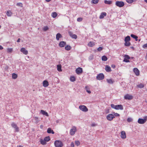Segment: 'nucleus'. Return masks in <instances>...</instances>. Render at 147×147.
<instances>
[{
    "instance_id": "obj_5",
    "label": "nucleus",
    "mask_w": 147,
    "mask_h": 147,
    "mask_svg": "<svg viewBox=\"0 0 147 147\" xmlns=\"http://www.w3.org/2000/svg\"><path fill=\"white\" fill-rule=\"evenodd\" d=\"M79 108L81 110L84 112H87L88 111V108L86 106L84 105L80 106Z\"/></svg>"
},
{
    "instance_id": "obj_23",
    "label": "nucleus",
    "mask_w": 147,
    "mask_h": 147,
    "mask_svg": "<svg viewBox=\"0 0 147 147\" xmlns=\"http://www.w3.org/2000/svg\"><path fill=\"white\" fill-rule=\"evenodd\" d=\"M144 85L141 83L137 85V87L138 88H143L144 87Z\"/></svg>"
},
{
    "instance_id": "obj_28",
    "label": "nucleus",
    "mask_w": 147,
    "mask_h": 147,
    "mask_svg": "<svg viewBox=\"0 0 147 147\" xmlns=\"http://www.w3.org/2000/svg\"><path fill=\"white\" fill-rule=\"evenodd\" d=\"M85 89L86 90V92L89 94H90L91 92L90 90V88L88 86H86L85 87Z\"/></svg>"
},
{
    "instance_id": "obj_48",
    "label": "nucleus",
    "mask_w": 147,
    "mask_h": 147,
    "mask_svg": "<svg viewBox=\"0 0 147 147\" xmlns=\"http://www.w3.org/2000/svg\"><path fill=\"white\" fill-rule=\"evenodd\" d=\"M124 57H125L124 58H126V59H128V60L130 59L129 56L128 55H124Z\"/></svg>"
},
{
    "instance_id": "obj_57",
    "label": "nucleus",
    "mask_w": 147,
    "mask_h": 147,
    "mask_svg": "<svg viewBox=\"0 0 147 147\" xmlns=\"http://www.w3.org/2000/svg\"><path fill=\"white\" fill-rule=\"evenodd\" d=\"M38 119V117H35V119L36 121H37Z\"/></svg>"
},
{
    "instance_id": "obj_39",
    "label": "nucleus",
    "mask_w": 147,
    "mask_h": 147,
    "mask_svg": "<svg viewBox=\"0 0 147 147\" xmlns=\"http://www.w3.org/2000/svg\"><path fill=\"white\" fill-rule=\"evenodd\" d=\"M70 80L71 82H74L76 80L74 76H71L70 77Z\"/></svg>"
},
{
    "instance_id": "obj_11",
    "label": "nucleus",
    "mask_w": 147,
    "mask_h": 147,
    "mask_svg": "<svg viewBox=\"0 0 147 147\" xmlns=\"http://www.w3.org/2000/svg\"><path fill=\"white\" fill-rule=\"evenodd\" d=\"M133 71L136 76H139L140 75V71L137 68H134L133 69Z\"/></svg>"
},
{
    "instance_id": "obj_15",
    "label": "nucleus",
    "mask_w": 147,
    "mask_h": 147,
    "mask_svg": "<svg viewBox=\"0 0 147 147\" xmlns=\"http://www.w3.org/2000/svg\"><path fill=\"white\" fill-rule=\"evenodd\" d=\"M123 109V107L121 105H116L115 107V109L116 110H122Z\"/></svg>"
},
{
    "instance_id": "obj_13",
    "label": "nucleus",
    "mask_w": 147,
    "mask_h": 147,
    "mask_svg": "<svg viewBox=\"0 0 147 147\" xmlns=\"http://www.w3.org/2000/svg\"><path fill=\"white\" fill-rule=\"evenodd\" d=\"M20 51L24 54L26 55L28 54V51L24 48H22L20 49Z\"/></svg>"
},
{
    "instance_id": "obj_4",
    "label": "nucleus",
    "mask_w": 147,
    "mask_h": 147,
    "mask_svg": "<svg viewBox=\"0 0 147 147\" xmlns=\"http://www.w3.org/2000/svg\"><path fill=\"white\" fill-rule=\"evenodd\" d=\"M114 115L112 114H109L107 116L106 118L109 121H111L115 118Z\"/></svg>"
},
{
    "instance_id": "obj_10",
    "label": "nucleus",
    "mask_w": 147,
    "mask_h": 147,
    "mask_svg": "<svg viewBox=\"0 0 147 147\" xmlns=\"http://www.w3.org/2000/svg\"><path fill=\"white\" fill-rule=\"evenodd\" d=\"M121 137L122 139H125L126 138V133L124 131H122L121 132Z\"/></svg>"
},
{
    "instance_id": "obj_46",
    "label": "nucleus",
    "mask_w": 147,
    "mask_h": 147,
    "mask_svg": "<svg viewBox=\"0 0 147 147\" xmlns=\"http://www.w3.org/2000/svg\"><path fill=\"white\" fill-rule=\"evenodd\" d=\"M71 37L73 38L76 39L77 38V36L75 34H73Z\"/></svg>"
},
{
    "instance_id": "obj_62",
    "label": "nucleus",
    "mask_w": 147,
    "mask_h": 147,
    "mask_svg": "<svg viewBox=\"0 0 147 147\" xmlns=\"http://www.w3.org/2000/svg\"><path fill=\"white\" fill-rule=\"evenodd\" d=\"M144 1H145V2H146V3H147V0H144Z\"/></svg>"
},
{
    "instance_id": "obj_16",
    "label": "nucleus",
    "mask_w": 147,
    "mask_h": 147,
    "mask_svg": "<svg viewBox=\"0 0 147 147\" xmlns=\"http://www.w3.org/2000/svg\"><path fill=\"white\" fill-rule=\"evenodd\" d=\"M49 85L48 82L47 80H44L43 82V86L44 87H46Z\"/></svg>"
},
{
    "instance_id": "obj_7",
    "label": "nucleus",
    "mask_w": 147,
    "mask_h": 147,
    "mask_svg": "<svg viewBox=\"0 0 147 147\" xmlns=\"http://www.w3.org/2000/svg\"><path fill=\"white\" fill-rule=\"evenodd\" d=\"M76 128L75 127H72L70 131V134L71 135H73L75 134L76 132Z\"/></svg>"
},
{
    "instance_id": "obj_52",
    "label": "nucleus",
    "mask_w": 147,
    "mask_h": 147,
    "mask_svg": "<svg viewBox=\"0 0 147 147\" xmlns=\"http://www.w3.org/2000/svg\"><path fill=\"white\" fill-rule=\"evenodd\" d=\"M102 48L101 47H98V49H97V50L99 51H101L102 50Z\"/></svg>"
},
{
    "instance_id": "obj_55",
    "label": "nucleus",
    "mask_w": 147,
    "mask_h": 147,
    "mask_svg": "<svg viewBox=\"0 0 147 147\" xmlns=\"http://www.w3.org/2000/svg\"><path fill=\"white\" fill-rule=\"evenodd\" d=\"M111 67L114 69L115 68V65H111Z\"/></svg>"
},
{
    "instance_id": "obj_26",
    "label": "nucleus",
    "mask_w": 147,
    "mask_h": 147,
    "mask_svg": "<svg viewBox=\"0 0 147 147\" xmlns=\"http://www.w3.org/2000/svg\"><path fill=\"white\" fill-rule=\"evenodd\" d=\"M51 16L53 18H55L57 16V14L56 12H53L52 13Z\"/></svg>"
},
{
    "instance_id": "obj_38",
    "label": "nucleus",
    "mask_w": 147,
    "mask_h": 147,
    "mask_svg": "<svg viewBox=\"0 0 147 147\" xmlns=\"http://www.w3.org/2000/svg\"><path fill=\"white\" fill-rule=\"evenodd\" d=\"M125 45L126 46H129L130 45L131 43L129 41L125 42Z\"/></svg>"
},
{
    "instance_id": "obj_8",
    "label": "nucleus",
    "mask_w": 147,
    "mask_h": 147,
    "mask_svg": "<svg viewBox=\"0 0 147 147\" xmlns=\"http://www.w3.org/2000/svg\"><path fill=\"white\" fill-rule=\"evenodd\" d=\"M124 98L126 100H131L133 98V97L131 95L127 94L125 95Z\"/></svg>"
},
{
    "instance_id": "obj_56",
    "label": "nucleus",
    "mask_w": 147,
    "mask_h": 147,
    "mask_svg": "<svg viewBox=\"0 0 147 147\" xmlns=\"http://www.w3.org/2000/svg\"><path fill=\"white\" fill-rule=\"evenodd\" d=\"M3 49V47L1 45H0V49L2 50Z\"/></svg>"
},
{
    "instance_id": "obj_35",
    "label": "nucleus",
    "mask_w": 147,
    "mask_h": 147,
    "mask_svg": "<svg viewBox=\"0 0 147 147\" xmlns=\"http://www.w3.org/2000/svg\"><path fill=\"white\" fill-rule=\"evenodd\" d=\"M107 81L108 83L110 84H112L113 82V81L111 79H107Z\"/></svg>"
},
{
    "instance_id": "obj_49",
    "label": "nucleus",
    "mask_w": 147,
    "mask_h": 147,
    "mask_svg": "<svg viewBox=\"0 0 147 147\" xmlns=\"http://www.w3.org/2000/svg\"><path fill=\"white\" fill-rule=\"evenodd\" d=\"M83 19L81 18H78L77 19L78 22H80Z\"/></svg>"
},
{
    "instance_id": "obj_40",
    "label": "nucleus",
    "mask_w": 147,
    "mask_h": 147,
    "mask_svg": "<svg viewBox=\"0 0 147 147\" xmlns=\"http://www.w3.org/2000/svg\"><path fill=\"white\" fill-rule=\"evenodd\" d=\"M7 52L8 53H11L13 51V49H12V48H8L7 49Z\"/></svg>"
},
{
    "instance_id": "obj_33",
    "label": "nucleus",
    "mask_w": 147,
    "mask_h": 147,
    "mask_svg": "<svg viewBox=\"0 0 147 147\" xmlns=\"http://www.w3.org/2000/svg\"><path fill=\"white\" fill-rule=\"evenodd\" d=\"M44 140L46 142H49L50 140V138L49 136H47L45 137L44 138Z\"/></svg>"
},
{
    "instance_id": "obj_18",
    "label": "nucleus",
    "mask_w": 147,
    "mask_h": 147,
    "mask_svg": "<svg viewBox=\"0 0 147 147\" xmlns=\"http://www.w3.org/2000/svg\"><path fill=\"white\" fill-rule=\"evenodd\" d=\"M106 15L107 13L106 12H102L99 16V18L100 19H102L105 16H106Z\"/></svg>"
},
{
    "instance_id": "obj_63",
    "label": "nucleus",
    "mask_w": 147,
    "mask_h": 147,
    "mask_svg": "<svg viewBox=\"0 0 147 147\" xmlns=\"http://www.w3.org/2000/svg\"><path fill=\"white\" fill-rule=\"evenodd\" d=\"M19 147H23L22 146H20H20H19Z\"/></svg>"
},
{
    "instance_id": "obj_51",
    "label": "nucleus",
    "mask_w": 147,
    "mask_h": 147,
    "mask_svg": "<svg viewBox=\"0 0 147 147\" xmlns=\"http://www.w3.org/2000/svg\"><path fill=\"white\" fill-rule=\"evenodd\" d=\"M142 47L144 49L147 48V43L143 45L142 46Z\"/></svg>"
},
{
    "instance_id": "obj_9",
    "label": "nucleus",
    "mask_w": 147,
    "mask_h": 147,
    "mask_svg": "<svg viewBox=\"0 0 147 147\" xmlns=\"http://www.w3.org/2000/svg\"><path fill=\"white\" fill-rule=\"evenodd\" d=\"M11 125L15 129L16 132H18L19 131V128L17 126L16 124L14 123H13L11 124Z\"/></svg>"
},
{
    "instance_id": "obj_59",
    "label": "nucleus",
    "mask_w": 147,
    "mask_h": 147,
    "mask_svg": "<svg viewBox=\"0 0 147 147\" xmlns=\"http://www.w3.org/2000/svg\"><path fill=\"white\" fill-rule=\"evenodd\" d=\"M51 0H45L47 2H50Z\"/></svg>"
},
{
    "instance_id": "obj_14",
    "label": "nucleus",
    "mask_w": 147,
    "mask_h": 147,
    "mask_svg": "<svg viewBox=\"0 0 147 147\" xmlns=\"http://www.w3.org/2000/svg\"><path fill=\"white\" fill-rule=\"evenodd\" d=\"M76 72L77 74L82 73V68L80 67L76 69Z\"/></svg>"
},
{
    "instance_id": "obj_12",
    "label": "nucleus",
    "mask_w": 147,
    "mask_h": 147,
    "mask_svg": "<svg viewBox=\"0 0 147 147\" xmlns=\"http://www.w3.org/2000/svg\"><path fill=\"white\" fill-rule=\"evenodd\" d=\"M66 45V42H65L61 41L60 42L59 45L60 47H65Z\"/></svg>"
},
{
    "instance_id": "obj_30",
    "label": "nucleus",
    "mask_w": 147,
    "mask_h": 147,
    "mask_svg": "<svg viewBox=\"0 0 147 147\" xmlns=\"http://www.w3.org/2000/svg\"><path fill=\"white\" fill-rule=\"evenodd\" d=\"M130 40V37L129 36H127L125 37V42L129 41Z\"/></svg>"
},
{
    "instance_id": "obj_21",
    "label": "nucleus",
    "mask_w": 147,
    "mask_h": 147,
    "mask_svg": "<svg viewBox=\"0 0 147 147\" xmlns=\"http://www.w3.org/2000/svg\"><path fill=\"white\" fill-rule=\"evenodd\" d=\"M47 132L49 134L52 133L53 134H54V132L53 130H52L50 128H49L48 129Z\"/></svg>"
},
{
    "instance_id": "obj_41",
    "label": "nucleus",
    "mask_w": 147,
    "mask_h": 147,
    "mask_svg": "<svg viewBox=\"0 0 147 147\" xmlns=\"http://www.w3.org/2000/svg\"><path fill=\"white\" fill-rule=\"evenodd\" d=\"M99 0H92V3L93 4H96L98 3Z\"/></svg>"
},
{
    "instance_id": "obj_32",
    "label": "nucleus",
    "mask_w": 147,
    "mask_h": 147,
    "mask_svg": "<svg viewBox=\"0 0 147 147\" xmlns=\"http://www.w3.org/2000/svg\"><path fill=\"white\" fill-rule=\"evenodd\" d=\"M101 59L103 61H106L107 60L108 58L106 56L104 55L102 57Z\"/></svg>"
},
{
    "instance_id": "obj_17",
    "label": "nucleus",
    "mask_w": 147,
    "mask_h": 147,
    "mask_svg": "<svg viewBox=\"0 0 147 147\" xmlns=\"http://www.w3.org/2000/svg\"><path fill=\"white\" fill-rule=\"evenodd\" d=\"M105 69L106 71L107 72H111V67L108 65L106 66Z\"/></svg>"
},
{
    "instance_id": "obj_47",
    "label": "nucleus",
    "mask_w": 147,
    "mask_h": 147,
    "mask_svg": "<svg viewBox=\"0 0 147 147\" xmlns=\"http://www.w3.org/2000/svg\"><path fill=\"white\" fill-rule=\"evenodd\" d=\"M111 107L115 109V107L116 106V105H115L113 104H111Z\"/></svg>"
},
{
    "instance_id": "obj_34",
    "label": "nucleus",
    "mask_w": 147,
    "mask_h": 147,
    "mask_svg": "<svg viewBox=\"0 0 147 147\" xmlns=\"http://www.w3.org/2000/svg\"><path fill=\"white\" fill-rule=\"evenodd\" d=\"M12 14V12L10 11H7L6 13V15L8 16H11Z\"/></svg>"
},
{
    "instance_id": "obj_64",
    "label": "nucleus",
    "mask_w": 147,
    "mask_h": 147,
    "mask_svg": "<svg viewBox=\"0 0 147 147\" xmlns=\"http://www.w3.org/2000/svg\"><path fill=\"white\" fill-rule=\"evenodd\" d=\"M131 48L132 49H133L134 48V47H131Z\"/></svg>"
},
{
    "instance_id": "obj_54",
    "label": "nucleus",
    "mask_w": 147,
    "mask_h": 147,
    "mask_svg": "<svg viewBox=\"0 0 147 147\" xmlns=\"http://www.w3.org/2000/svg\"><path fill=\"white\" fill-rule=\"evenodd\" d=\"M71 146L72 147H74V142H72L71 143Z\"/></svg>"
},
{
    "instance_id": "obj_58",
    "label": "nucleus",
    "mask_w": 147,
    "mask_h": 147,
    "mask_svg": "<svg viewBox=\"0 0 147 147\" xmlns=\"http://www.w3.org/2000/svg\"><path fill=\"white\" fill-rule=\"evenodd\" d=\"M20 38H19L17 40V42H20Z\"/></svg>"
},
{
    "instance_id": "obj_1",
    "label": "nucleus",
    "mask_w": 147,
    "mask_h": 147,
    "mask_svg": "<svg viewBox=\"0 0 147 147\" xmlns=\"http://www.w3.org/2000/svg\"><path fill=\"white\" fill-rule=\"evenodd\" d=\"M54 145L55 147H62L63 146V144L61 141L56 140L55 141Z\"/></svg>"
},
{
    "instance_id": "obj_36",
    "label": "nucleus",
    "mask_w": 147,
    "mask_h": 147,
    "mask_svg": "<svg viewBox=\"0 0 147 147\" xmlns=\"http://www.w3.org/2000/svg\"><path fill=\"white\" fill-rule=\"evenodd\" d=\"M17 75L15 73H13L12 74V78L13 79H16L17 78Z\"/></svg>"
},
{
    "instance_id": "obj_25",
    "label": "nucleus",
    "mask_w": 147,
    "mask_h": 147,
    "mask_svg": "<svg viewBox=\"0 0 147 147\" xmlns=\"http://www.w3.org/2000/svg\"><path fill=\"white\" fill-rule=\"evenodd\" d=\"M104 3L105 4L108 5L111 4L112 3V1L110 0H105L104 1Z\"/></svg>"
},
{
    "instance_id": "obj_22",
    "label": "nucleus",
    "mask_w": 147,
    "mask_h": 147,
    "mask_svg": "<svg viewBox=\"0 0 147 147\" xmlns=\"http://www.w3.org/2000/svg\"><path fill=\"white\" fill-rule=\"evenodd\" d=\"M40 144L43 145H45L47 144V142L44 139H40Z\"/></svg>"
},
{
    "instance_id": "obj_27",
    "label": "nucleus",
    "mask_w": 147,
    "mask_h": 147,
    "mask_svg": "<svg viewBox=\"0 0 147 147\" xmlns=\"http://www.w3.org/2000/svg\"><path fill=\"white\" fill-rule=\"evenodd\" d=\"M71 49V47L70 45H67L65 47V49L67 51H69Z\"/></svg>"
},
{
    "instance_id": "obj_43",
    "label": "nucleus",
    "mask_w": 147,
    "mask_h": 147,
    "mask_svg": "<svg viewBox=\"0 0 147 147\" xmlns=\"http://www.w3.org/2000/svg\"><path fill=\"white\" fill-rule=\"evenodd\" d=\"M49 29V28L47 26H45L43 28V31H45Z\"/></svg>"
},
{
    "instance_id": "obj_37",
    "label": "nucleus",
    "mask_w": 147,
    "mask_h": 147,
    "mask_svg": "<svg viewBox=\"0 0 147 147\" xmlns=\"http://www.w3.org/2000/svg\"><path fill=\"white\" fill-rule=\"evenodd\" d=\"M113 114V115H114V117H115H115H119L120 116V115L117 113H115V112H113L112 113Z\"/></svg>"
},
{
    "instance_id": "obj_19",
    "label": "nucleus",
    "mask_w": 147,
    "mask_h": 147,
    "mask_svg": "<svg viewBox=\"0 0 147 147\" xmlns=\"http://www.w3.org/2000/svg\"><path fill=\"white\" fill-rule=\"evenodd\" d=\"M62 37L61 35L59 33L57 34L56 35V39L57 40H59V38Z\"/></svg>"
},
{
    "instance_id": "obj_60",
    "label": "nucleus",
    "mask_w": 147,
    "mask_h": 147,
    "mask_svg": "<svg viewBox=\"0 0 147 147\" xmlns=\"http://www.w3.org/2000/svg\"><path fill=\"white\" fill-rule=\"evenodd\" d=\"M145 59L147 61V54H146V56Z\"/></svg>"
},
{
    "instance_id": "obj_31",
    "label": "nucleus",
    "mask_w": 147,
    "mask_h": 147,
    "mask_svg": "<svg viewBox=\"0 0 147 147\" xmlns=\"http://www.w3.org/2000/svg\"><path fill=\"white\" fill-rule=\"evenodd\" d=\"M57 69L59 71H62L61 66V65H57Z\"/></svg>"
},
{
    "instance_id": "obj_6",
    "label": "nucleus",
    "mask_w": 147,
    "mask_h": 147,
    "mask_svg": "<svg viewBox=\"0 0 147 147\" xmlns=\"http://www.w3.org/2000/svg\"><path fill=\"white\" fill-rule=\"evenodd\" d=\"M104 75L103 74L100 73L97 76L96 78L98 80H101L104 79Z\"/></svg>"
},
{
    "instance_id": "obj_61",
    "label": "nucleus",
    "mask_w": 147,
    "mask_h": 147,
    "mask_svg": "<svg viewBox=\"0 0 147 147\" xmlns=\"http://www.w3.org/2000/svg\"><path fill=\"white\" fill-rule=\"evenodd\" d=\"M95 125V124H93L91 126H94Z\"/></svg>"
},
{
    "instance_id": "obj_3",
    "label": "nucleus",
    "mask_w": 147,
    "mask_h": 147,
    "mask_svg": "<svg viewBox=\"0 0 147 147\" xmlns=\"http://www.w3.org/2000/svg\"><path fill=\"white\" fill-rule=\"evenodd\" d=\"M124 5V2L122 1H117L115 2V5L119 7H122Z\"/></svg>"
},
{
    "instance_id": "obj_53",
    "label": "nucleus",
    "mask_w": 147,
    "mask_h": 147,
    "mask_svg": "<svg viewBox=\"0 0 147 147\" xmlns=\"http://www.w3.org/2000/svg\"><path fill=\"white\" fill-rule=\"evenodd\" d=\"M68 33L69 36L71 37L73 35V33L72 32L69 31L68 32Z\"/></svg>"
},
{
    "instance_id": "obj_24",
    "label": "nucleus",
    "mask_w": 147,
    "mask_h": 147,
    "mask_svg": "<svg viewBox=\"0 0 147 147\" xmlns=\"http://www.w3.org/2000/svg\"><path fill=\"white\" fill-rule=\"evenodd\" d=\"M95 45V42L90 41L88 44V46L89 47H92Z\"/></svg>"
},
{
    "instance_id": "obj_2",
    "label": "nucleus",
    "mask_w": 147,
    "mask_h": 147,
    "mask_svg": "<svg viewBox=\"0 0 147 147\" xmlns=\"http://www.w3.org/2000/svg\"><path fill=\"white\" fill-rule=\"evenodd\" d=\"M147 120V116H146L144 117V119L139 118L138 119V122L139 124H143L145 123Z\"/></svg>"
},
{
    "instance_id": "obj_50",
    "label": "nucleus",
    "mask_w": 147,
    "mask_h": 147,
    "mask_svg": "<svg viewBox=\"0 0 147 147\" xmlns=\"http://www.w3.org/2000/svg\"><path fill=\"white\" fill-rule=\"evenodd\" d=\"M123 61L125 62H129V60L126 59V58H124L123 60Z\"/></svg>"
},
{
    "instance_id": "obj_20",
    "label": "nucleus",
    "mask_w": 147,
    "mask_h": 147,
    "mask_svg": "<svg viewBox=\"0 0 147 147\" xmlns=\"http://www.w3.org/2000/svg\"><path fill=\"white\" fill-rule=\"evenodd\" d=\"M40 112L43 115H46L47 117H48L49 116L47 113V112H45L43 110H41L40 111Z\"/></svg>"
},
{
    "instance_id": "obj_29",
    "label": "nucleus",
    "mask_w": 147,
    "mask_h": 147,
    "mask_svg": "<svg viewBox=\"0 0 147 147\" xmlns=\"http://www.w3.org/2000/svg\"><path fill=\"white\" fill-rule=\"evenodd\" d=\"M131 37L135 39L136 41H137L138 40V37L137 36L133 34H131Z\"/></svg>"
},
{
    "instance_id": "obj_44",
    "label": "nucleus",
    "mask_w": 147,
    "mask_h": 147,
    "mask_svg": "<svg viewBox=\"0 0 147 147\" xmlns=\"http://www.w3.org/2000/svg\"><path fill=\"white\" fill-rule=\"evenodd\" d=\"M17 6H20L21 7H23V4L21 3H18L17 4Z\"/></svg>"
},
{
    "instance_id": "obj_42",
    "label": "nucleus",
    "mask_w": 147,
    "mask_h": 147,
    "mask_svg": "<svg viewBox=\"0 0 147 147\" xmlns=\"http://www.w3.org/2000/svg\"><path fill=\"white\" fill-rule=\"evenodd\" d=\"M75 143L76 145L78 146L80 144V142L79 141H76L75 142Z\"/></svg>"
},
{
    "instance_id": "obj_45",
    "label": "nucleus",
    "mask_w": 147,
    "mask_h": 147,
    "mask_svg": "<svg viewBox=\"0 0 147 147\" xmlns=\"http://www.w3.org/2000/svg\"><path fill=\"white\" fill-rule=\"evenodd\" d=\"M132 121V119L131 118L129 117L127 119V121L128 122H130Z\"/></svg>"
}]
</instances>
